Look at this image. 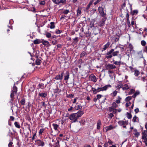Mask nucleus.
I'll return each instance as SVG.
<instances>
[{
    "mask_svg": "<svg viewBox=\"0 0 147 147\" xmlns=\"http://www.w3.org/2000/svg\"><path fill=\"white\" fill-rule=\"evenodd\" d=\"M84 113L83 111L79 110L77 113L71 114L69 116V119L71 120L72 122H75L77 121L78 119L81 117Z\"/></svg>",
    "mask_w": 147,
    "mask_h": 147,
    "instance_id": "nucleus-1",
    "label": "nucleus"
},
{
    "mask_svg": "<svg viewBox=\"0 0 147 147\" xmlns=\"http://www.w3.org/2000/svg\"><path fill=\"white\" fill-rule=\"evenodd\" d=\"M111 87V85H107L103 87H98L97 89L94 88H92V90L94 94H96L101 91H106L108 88H110Z\"/></svg>",
    "mask_w": 147,
    "mask_h": 147,
    "instance_id": "nucleus-2",
    "label": "nucleus"
},
{
    "mask_svg": "<svg viewBox=\"0 0 147 147\" xmlns=\"http://www.w3.org/2000/svg\"><path fill=\"white\" fill-rule=\"evenodd\" d=\"M100 34L99 30L95 27L94 28H93L91 32L88 33V36L91 38H93L94 37V36H96L98 34Z\"/></svg>",
    "mask_w": 147,
    "mask_h": 147,
    "instance_id": "nucleus-3",
    "label": "nucleus"
},
{
    "mask_svg": "<svg viewBox=\"0 0 147 147\" xmlns=\"http://www.w3.org/2000/svg\"><path fill=\"white\" fill-rule=\"evenodd\" d=\"M114 51V49H111L110 51H108L105 54V57L107 59H109L112 57V53Z\"/></svg>",
    "mask_w": 147,
    "mask_h": 147,
    "instance_id": "nucleus-4",
    "label": "nucleus"
},
{
    "mask_svg": "<svg viewBox=\"0 0 147 147\" xmlns=\"http://www.w3.org/2000/svg\"><path fill=\"white\" fill-rule=\"evenodd\" d=\"M64 75L63 72H59V74L56 76L54 79L57 80H61L63 78Z\"/></svg>",
    "mask_w": 147,
    "mask_h": 147,
    "instance_id": "nucleus-5",
    "label": "nucleus"
},
{
    "mask_svg": "<svg viewBox=\"0 0 147 147\" xmlns=\"http://www.w3.org/2000/svg\"><path fill=\"white\" fill-rule=\"evenodd\" d=\"M98 10L101 15L103 17H105L106 16V13H104V9L102 7H99L98 8Z\"/></svg>",
    "mask_w": 147,
    "mask_h": 147,
    "instance_id": "nucleus-6",
    "label": "nucleus"
},
{
    "mask_svg": "<svg viewBox=\"0 0 147 147\" xmlns=\"http://www.w3.org/2000/svg\"><path fill=\"white\" fill-rule=\"evenodd\" d=\"M105 67L107 70H111L116 68V67L113 64H108L105 65Z\"/></svg>",
    "mask_w": 147,
    "mask_h": 147,
    "instance_id": "nucleus-7",
    "label": "nucleus"
},
{
    "mask_svg": "<svg viewBox=\"0 0 147 147\" xmlns=\"http://www.w3.org/2000/svg\"><path fill=\"white\" fill-rule=\"evenodd\" d=\"M89 78L90 80L94 82H95L97 81L96 77L93 74H92L90 75L89 76Z\"/></svg>",
    "mask_w": 147,
    "mask_h": 147,
    "instance_id": "nucleus-8",
    "label": "nucleus"
},
{
    "mask_svg": "<svg viewBox=\"0 0 147 147\" xmlns=\"http://www.w3.org/2000/svg\"><path fill=\"white\" fill-rule=\"evenodd\" d=\"M106 18H104L102 19L100 22L98 23V26L100 27L103 26L105 24V22L106 21Z\"/></svg>",
    "mask_w": 147,
    "mask_h": 147,
    "instance_id": "nucleus-9",
    "label": "nucleus"
},
{
    "mask_svg": "<svg viewBox=\"0 0 147 147\" xmlns=\"http://www.w3.org/2000/svg\"><path fill=\"white\" fill-rule=\"evenodd\" d=\"M64 80L65 81H67L69 78V71H67L64 74Z\"/></svg>",
    "mask_w": 147,
    "mask_h": 147,
    "instance_id": "nucleus-10",
    "label": "nucleus"
},
{
    "mask_svg": "<svg viewBox=\"0 0 147 147\" xmlns=\"http://www.w3.org/2000/svg\"><path fill=\"white\" fill-rule=\"evenodd\" d=\"M47 96V93L46 92H45L44 93L40 92L38 93V96L39 97L45 98Z\"/></svg>",
    "mask_w": 147,
    "mask_h": 147,
    "instance_id": "nucleus-11",
    "label": "nucleus"
},
{
    "mask_svg": "<svg viewBox=\"0 0 147 147\" xmlns=\"http://www.w3.org/2000/svg\"><path fill=\"white\" fill-rule=\"evenodd\" d=\"M82 106L81 105V104H79L78 103H76V105L74 108L76 110H78L82 109Z\"/></svg>",
    "mask_w": 147,
    "mask_h": 147,
    "instance_id": "nucleus-12",
    "label": "nucleus"
},
{
    "mask_svg": "<svg viewBox=\"0 0 147 147\" xmlns=\"http://www.w3.org/2000/svg\"><path fill=\"white\" fill-rule=\"evenodd\" d=\"M142 139H144L145 138H147V131L146 130H145L143 131L142 133Z\"/></svg>",
    "mask_w": 147,
    "mask_h": 147,
    "instance_id": "nucleus-13",
    "label": "nucleus"
},
{
    "mask_svg": "<svg viewBox=\"0 0 147 147\" xmlns=\"http://www.w3.org/2000/svg\"><path fill=\"white\" fill-rule=\"evenodd\" d=\"M131 11L130 12V14L132 16L134 15H136L138 14V11L137 10H134L133 11L132 10V8H131Z\"/></svg>",
    "mask_w": 147,
    "mask_h": 147,
    "instance_id": "nucleus-14",
    "label": "nucleus"
},
{
    "mask_svg": "<svg viewBox=\"0 0 147 147\" xmlns=\"http://www.w3.org/2000/svg\"><path fill=\"white\" fill-rule=\"evenodd\" d=\"M38 89L41 88L42 89H44L45 88L44 84L42 83H40L37 86Z\"/></svg>",
    "mask_w": 147,
    "mask_h": 147,
    "instance_id": "nucleus-15",
    "label": "nucleus"
},
{
    "mask_svg": "<svg viewBox=\"0 0 147 147\" xmlns=\"http://www.w3.org/2000/svg\"><path fill=\"white\" fill-rule=\"evenodd\" d=\"M37 141H38V144L39 146L42 147L44 146L45 144L43 141L40 140H37Z\"/></svg>",
    "mask_w": 147,
    "mask_h": 147,
    "instance_id": "nucleus-16",
    "label": "nucleus"
},
{
    "mask_svg": "<svg viewBox=\"0 0 147 147\" xmlns=\"http://www.w3.org/2000/svg\"><path fill=\"white\" fill-rule=\"evenodd\" d=\"M134 133H133L135 136L136 138H138L140 135L139 133L138 132L136 129H135L134 130Z\"/></svg>",
    "mask_w": 147,
    "mask_h": 147,
    "instance_id": "nucleus-17",
    "label": "nucleus"
},
{
    "mask_svg": "<svg viewBox=\"0 0 147 147\" xmlns=\"http://www.w3.org/2000/svg\"><path fill=\"white\" fill-rule=\"evenodd\" d=\"M42 42V40L39 39H36L33 41L34 44L36 45L39 44Z\"/></svg>",
    "mask_w": 147,
    "mask_h": 147,
    "instance_id": "nucleus-18",
    "label": "nucleus"
},
{
    "mask_svg": "<svg viewBox=\"0 0 147 147\" xmlns=\"http://www.w3.org/2000/svg\"><path fill=\"white\" fill-rule=\"evenodd\" d=\"M121 56L120 57V60L119 61H115L114 60H113V61L114 62H113V64H115V65H120L121 64V62L120 61V60L121 59Z\"/></svg>",
    "mask_w": 147,
    "mask_h": 147,
    "instance_id": "nucleus-19",
    "label": "nucleus"
},
{
    "mask_svg": "<svg viewBox=\"0 0 147 147\" xmlns=\"http://www.w3.org/2000/svg\"><path fill=\"white\" fill-rule=\"evenodd\" d=\"M101 125V121L99 119L98 120L96 125V128L98 129H100V126Z\"/></svg>",
    "mask_w": 147,
    "mask_h": 147,
    "instance_id": "nucleus-20",
    "label": "nucleus"
},
{
    "mask_svg": "<svg viewBox=\"0 0 147 147\" xmlns=\"http://www.w3.org/2000/svg\"><path fill=\"white\" fill-rule=\"evenodd\" d=\"M123 85L122 84V82L121 81H120L119 82L118 84H117V86H116V88L117 89H120V88H122L123 86Z\"/></svg>",
    "mask_w": 147,
    "mask_h": 147,
    "instance_id": "nucleus-21",
    "label": "nucleus"
},
{
    "mask_svg": "<svg viewBox=\"0 0 147 147\" xmlns=\"http://www.w3.org/2000/svg\"><path fill=\"white\" fill-rule=\"evenodd\" d=\"M41 43L45 46H48L49 45V42L47 41L44 40H42Z\"/></svg>",
    "mask_w": 147,
    "mask_h": 147,
    "instance_id": "nucleus-22",
    "label": "nucleus"
},
{
    "mask_svg": "<svg viewBox=\"0 0 147 147\" xmlns=\"http://www.w3.org/2000/svg\"><path fill=\"white\" fill-rule=\"evenodd\" d=\"M114 128V127L111 125H110L109 126H107L105 127V129L106 130V131H108L111 130Z\"/></svg>",
    "mask_w": 147,
    "mask_h": 147,
    "instance_id": "nucleus-23",
    "label": "nucleus"
},
{
    "mask_svg": "<svg viewBox=\"0 0 147 147\" xmlns=\"http://www.w3.org/2000/svg\"><path fill=\"white\" fill-rule=\"evenodd\" d=\"M95 22V20L94 19H92L90 22V27L92 28V27H94V23Z\"/></svg>",
    "mask_w": 147,
    "mask_h": 147,
    "instance_id": "nucleus-24",
    "label": "nucleus"
},
{
    "mask_svg": "<svg viewBox=\"0 0 147 147\" xmlns=\"http://www.w3.org/2000/svg\"><path fill=\"white\" fill-rule=\"evenodd\" d=\"M17 87L16 86H14L13 87V90L11 91L13 92H14V93L16 94L17 93Z\"/></svg>",
    "mask_w": 147,
    "mask_h": 147,
    "instance_id": "nucleus-25",
    "label": "nucleus"
},
{
    "mask_svg": "<svg viewBox=\"0 0 147 147\" xmlns=\"http://www.w3.org/2000/svg\"><path fill=\"white\" fill-rule=\"evenodd\" d=\"M110 45V43L108 42L104 46V47L103 48L104 50H105Z\"/></svg>",
    "mask_w": 147,
    "mask_h": 147,
    "instance_id": "nucleus-26",
    "label": "nucleus"
},
{
    "mask_svg": "<svg viewBox=\"0 0 147 147\" xmlns=\"http://www.w3.org/2000/svg\"><path fill=\"white\" fill-rule=\"evenodd\" d=\"M14 124L15 127L17 128L20 129L21 128V126L18 122L16 121L15 122Z\"/></svg>",
    "mask_w": 147,
    "mask_h": 147,
    "instance_id": "nucleus-27",
    "label": "nucleus"
},
{
    "mask_svg": "<svg viewBox=\"0 0 147 147\" xmlns=\"http://www.w3.org/2000/svg\"><path fill=\"white\" fill-rule=\"evenodd\" d=\"M129 87L127 84H125L124 86L122 88L123 90H127L129 89Z\"/></svg>",
    "mask_w": 147,
    "mask_h": 147,
    "instance_id": "nucleus-28",
    "label": "nucleus"
},
{
    "mask_svg": "<svg viewBox=\"0 0 147 147\" xmlns=\"http://www.w3.org/2000/svg\"><path fill=\"white\" fill-rule=\"evenodd\" d=\"M73 40H74V41L73 42V43H74L75 44H76L78 42V37H75L73 39Z\"/></svg>",
    "mask_w": 147,
    "mask_h": 147,
    "instance_id": "nucleus-29",
    "label": "nucleus"
},
{
    "mask_svg": "<svg viewBox=\"0 0 147 147\" xmlns=\"http://www.w3.org/2000/svg\"><path fill=\"white\" fill-rule=\"evenodd\" d=\"M41 61L39 59L37 58L35 61L36 64L37 65H40L41 63Z\"/></svg>",
    "mask_w": 147,
    "mask_h": 147,
    "instance_id": "nucleus-30",
    "label": "nucleus"
},
{
    "mask_svg": "<svg viewBox=\"0 0 147 147\" xmlns=\"http://www.w3.org/2000/svg\"><path fill=\"white\" fill-rule=\"evenodd\" d=\"M86 55H87V53L85 51H82V53L80 54V58H82L83 57L85 56Z\"/></svg>",
    "mask_w": 147,
    "mask_h": 147,
    "instance_id": "nucleus-31",
    "label": "nucleus"
},
{
    "mask_svg": "<svg viewBox=\"0 0 147 147\" xmlns=\"http://www.w3.org/2000/svg\"><path fill=\"white\" fill-rule=\"evenodd\" d=\"M26 102V100L25 98H23L20 101V103L21 105H24Z\"/></svg>",
    "mask_w": 147,
    "mask_h": 147,
    "instance_id": "nucleus-32",
    "label": "nucleus"
},
{
    "mask_svg": "<svg viewBox=\"0 0 147 147\" xmlns=\"http://www.w3.org/2000/svg\"><path fill=\"white\" fill-rule=\"evenodd\" d=\"M59 4L61 3L62 5H64L66 4V0H59Z\"/></svg>",
    "mask_w": 147,
    "mask_h": 147,
    "instance_id": "nucleus-33",
    "label": "nucleus"
},
{
    "mask_svg": "<svg viewBox=\"0 0 147 147\" xmlns=\"http://www.w3.org/2000/svg\"><path fill=\"white\" fill-rule=\"evenodd\" d=\"M52 125L54 129L55 130H56L57 129L58 127H59V125L53 123Z\"/></svg>",
    "mask_w": 147,
    "mask_h": 147,
    "instance_id": "nucleus-34",
    "label": "nucleus"
},
{
    "mask_svg": "<svg viewBox=\"0 0 147 147\" xmlns=\"http://www.w3.org/2000/svg\"><path fill=\"white\" fill-rule=\"evenodd\" d=\"M45 130V128H42L40 129L38 132L39 135H42V133L44 132Z\"/></svg>",
    "mask_w": 147,
    "mask_h": 147,
    "instance_id": "nucleus-35",
    "label": "nucleus"
},
{
    "mask_svg": "<svg viewBox=\"0 0 147 147\" xmlns=\"http://www.w3.org/2000/svg\"><path fill=\"white\" fill-rule=\"evenodd\" d=\"M119 53V51H115L113 52V53H112V56H117L118 53Z\"/></svg>",
    "mask_w": 147,
    "mask_h": 147,
    "instance_id": "nucleus-36",
    "label": "nucleus"
},
{
    "mask_svg": "<svg viewBox=\"0 0 147 147\" xmlns=\"http://www.w3.org/2000/svg\"><path fill=\"white\" fill-rule=\"evenodd\" d=\"M51 26L50 28L51 29H53L55 28V23L53 22H51L50 23Z\"/></svg>",
    "mask_w": 147,
    "mask_h": 147,
    "instance_id": "nucleus-37",
    "label": "nucleus"
},
{
    "mask_svg": "<svg viewBox=\"0 0 147 147\" xmlns=\"http://www.w3.org/2000/svg\"><path fill=\"white\" fill-rule=\"evenodd\" d=\"M127 117L128 119H131L132 118V115L131 113L127 112Z\"/></svg>",
    "mask_w": 147,
    "mask_h": 147,
    "instance_id": "nucleus-38",
    "label": "nucleus"
},
{
    "mask_svg": "<svg viewBox=\"0 0 147 147\" xmlns=\"http://www.w3.org/2000/svg\"><path fill=\"white\" fill-rule=\"evenodd\" d=\"M61 91V90L59 89L58 87H57V88H56L54 92L55 93H59Z\"/></svg>",
    "mask_w": 147,
    "mask_h": 147,
    "instance_id": "nucleus-39",
    "label": "nucleus"
},
{
    "mask_svg": "<svg viewBox=\"0 0 147 147\" xmlns=\"http://www.w3.org/2000/svg\"><path fill=\"white\" fill-rule=\"evenodd\" d=\"M81 9L79 7H78V9L77 10V15L78 16L80 15L81 13Z\"/></svg>",
    "mask_w": 147,
    "mask_h": 147,
    "instance_id": "nucleus-40",
    "label": "nucleus"
},
{
    "mask_svg": "<svg viewBox=\"0 0 147 147\" xmlns=\"http://www.w3.org/2000/svg\"><path fill=\"white\" fill-rule=\"evenodd\" d=\"M45 35L48 38H50L51 36V34L49 32H47L45 34Z\"/></svg>",
    "mask_w": 147,
    "mask_h": 147,
    "instance_id": "nucleus-41",
    "label": "nucleus"
},
{
    "mask_svg": "<svg viewBox=\"0 0 147 147\" xmlns=\"http://www.w3.org/2000/svg\"><path fill=\"white\" fill-rule=\"evenodd\" d=\"M118 124L120 125H124V121H119L118 122Z\"/></svg>",
    "mask_w": 147,
    "mask_h": 147,
    "instance_id": "nucleus-42",
    "label": "nucleus"
},
{
    "mask_svg": "<svg viewBox=\"0 0 147 147\" xmlns=\"http://www.w3.org/2000/svg\"><path fill=\"white\" fill-rule=\"evenodd\" d=\"M132 96H128L125 99V100L126 101H128L130 100L132 98Z\"/></svg>",
    "mask_w": 147,
    "mask_h": 147,
    "instance_id": "nucleus-43",
    "label": "nucleus"
},
{
    "mask_svg": "<svg viewBox=\"0 0 147 147\" xmlns=\"http://www.w3.org/2000/svg\"><path fill=\"white\" fill-rule=\"evenodd\" d=\"M139 94L140 92H136L133 95L132 97L133 98H134L137 95Z\"/></svg>",
    "mask_w": 147,
    "mask_h": 147,
    "instance_id": "nucleus-44",
    "label": "nucleus"
},
{
    "mask_svg": "<svg viewBox=\"0 0 147 147\" xmlns=\"http://www.w3.org/2000/svg\"><path fill=\"white\" fill-rule=\"evenodd\" d=\"M135 90L133 89H131L130 91L128 92L129 95H131L133 94L135 92Z\"/></svg>",
    "mask_w": 147,
    "mask_h": 147,
    "instance_id": "nucleus-45",
    "label": "nucleus"
},
{
    "mask_svg": "<svg viewBox=\"0 0 147 147\" xmlns=\"http://www.w3.org/2000/svg\"><path fill=\"white\" fill-rule=\"evenodd\" d=\"M69 12V10L68 9H66L64 10L63 12V13L65 15L67 14Z\"/></svg>",
    "mask_w": 147,
    "mask_h": 147,
    "instance_id": "nucleus-46",
    "label": "nucleus"
},
{
    "mask_svg": "<svg viewBox=\"0 0 147 147\" xmlns=\"http://www.w3.org/2000/svg\"><path fill=\"white\" fill-rule=\"evenodd\" d=\"M137 117L136 115H135L133 117V119L132 120L133 122H137L136 120H137Z\"/></svg>",
    "mask_w": 147,
    "mask_h": 147,
    "instance_id": "nucleus-47",
    "label": "nucleus"
},
{
    "mask_svg": "<svg viewBox=\"0 0 147 147\" xmlns=\"http://www.w3.org/2000/svg\"><path fill=\"white\" fill-rule=\"evenodd\" d=\"M115 108L113 107H111L109 108V111L110 112L113 111L115 109Z\"/></svg>",
    "mask_w": 147,
    "mask_h": 147,
    "instance_id": "nucleus-48",
    "label": "nucleus"
},
{
    "mask_svg": "<svg viewBox=\"0 0 147 147\" xmlns=\"http://www.w3.org/2000/svg\"><path fill=\"white\" fill-rule=\"evenodd\" d=\"M139 74V72L137 70H135V72H134V75L135 76L137 77L138 76Z\"/></svg>",
    "mask_w": 147,
    "mask_h": 147,
    "instance_id": "nucleus-49",
    "label": "nucleus"
},
{
    "mask_svg": "<svg viewBox=\"0 0 147 147\" xmlns=\"http://www.w3.org/2000/svg\"><path fill=\"white\" fill-rule=\"evenodd\" d=\"M53 2L55 4H59V0H52Z\"/></svg>",
    "mask_w": 147,
    "mask_h": 147,
    "instance_id": "nucleus-50",
    "label": "nucleus"
},
{
    "mask_svg": "<svg viewBox=\"0 0 147 147\" xmlns=\"http://www.w3.org/2000/svg\"><path fill=\"white\" fill-rule=\"evenodd\" d=\"M117 92L116 90H115L112 93L113 94V96H115L117 95Z\"/></svg>",
    "mask_w": 147,
    "mask_h": 147,
    "instance_id": "nucleus-51",
    "label": "nucleus"
},
{
    "mask_svg": "<svg viewBox=\"0 0 147 147\" xmlns=\"http://www.w3.org/2000/svg\"><path fill=\"white\" fill-rule=\"evenodd\" d=\"M62 32V30H56V31H55V33L57 34H60Z\"/></svg>",
    "mask_w": 147,
    "mask_h": 147,
    "instance_id": "nucleus-52",
    "label": "nucleus"
},
{
    "mask_svg": "<svg viewBox=\"0 0 147 147\" xmlns=\"http://www.w3.org/2000/svg\"><path fill=\"white\" fill-rule=\"evenodd\" d=\"M13 143L12 142H10L8 144V147H13Z\"/></svg>",
    "mask_w": 147,
    "mask_h": 147,
    "instance_id": "nucleus-53",
    "label": "nucleus"
},
{
    "mask_svg": "<svg viewBox=\"0 0 147 147\" xmlns=\"http://www.w3.org/2000/svg\"><path fill=\"white\" fill-rule=\"evenodd\" d=\"M141 44L143 46H144L146 45V42L144 40H142L141 41Z\"/></svg>",
    "mask_w": 147,
    "mask_h": 147,
    "instance_id": "nucleus-54",
    "label": "nucleus"
},
{
    "mask_svg": "<svg viewBox=\"0 0 147 147\" xmlns=\"http://www.w3.org/2000/svg\"><path fill=\"white\" fill-rule=\"evenodd\" d=\"M144 140L143 142L145 143V144L147 146V138H145L144 139H142Z\"/></svg>",
    "mask_w": 147,
    "mask_h": 147,
    "instance_id": "nucleus-55",
    "label": "nucleus"
},
{
    "mask_svg": "<svg viewBox=\"0 0 147 147\" xmlns=\"http://www.w3.org/2000/svg\"><path fill=\"white\" fill-rule=\"evenodd\" d=\"M74 96V94H70L69 95L67 96V98H73Z\"/></svg>",
    "mask_w": 147,
    "mask_h": 147,
    "instance_id": "nucleus-56",
    "label": "nucleus"
},
{
    "mask_svg": "<svg viewBox=\"0 0 147 147\" xmlns=\"http://www.w3.org/2000/svg\"><path fill=\"white\" fill-rule=\"evenodd\" d=\"M8 135H9L10 136H12L13 135V134L10 129L9 130Z\"/></svg>",
    "mask_w": 147,
    "mask_h": 147,
    "instance_id": "nucleus-57",
    "label": "nucleus"
},
{
    "mask_svg": "<svg viewBox=\"0 0 147 147\" xmlns=\"http://www.w3.org/2000/svg\"><path fill=\"white\" fill-rule=\"evenodd\" d=\"M14 92H13L11 91V93L10 94V97L11 98H13L14 97Z\"/></svg>",
    "mask_w": 147,
    "mask_h": 147,
    "instance_id": "nucleus-58",
    "label": "nucleus"
},
{
    "mask_svg": "<svg viewBox=\"0 0 147 147\" xmlns=\"http://www.w3.org/2000/svg\"><path fill=\"white\" fill-rule=\"evenodd\" d=\"M102 96L100 94H97L96 96V97L98 99H100Z\"/></svg>",
    "mask_w": 147,
    "mask_h": 147,
    "instance_id": "nucleus-59",
    "label": "nucleus"
},
{
    "mask_svg": "<svg viewBox=\"0 0 147 147\" xmlns=\"http://www.w3.org/2000/svg\"><path fill=\"white\" fill-rule=\"evenodd\" d=\"M90 6L91 5H89V4H88V5H87V7L86 8V11H88V10L89 9Z\"/></svg>",
    "mask_w": 147,
    "mask_h": 147,
    "instance_id": "nucleus-60",
    "label": "nucleus"
},
{
    "mask_svg": "<svg viewBox=\"0 0 147 147\" xmlns=\"http://www.w3.org/2000/svg\"><path fill=\"white\" fill-rule=\"evenodd\" d=\"M109 117H110L111 119L114 116V115L112 113H110L109 114Z\"/></svg>",
    "mask_w": 147,
    "mask_h": 147,
    "instance_id": "nucleus-61",
    "label": "nucleus"
},
{
    "mask_svg": "<svg viewBox=\"0 0 147 147\" xmlns=\"http://www.w3.org/2000/svg\"><path fill=\"white\" fill-rule=\"evenodd\" d=\"M112 105H113V107L115 108H116L117 107V104L114 102H113L112 104Z\"/></svg>",
    "mask_w": 147,
    "mask_h": 147,
    "instance_id": "nucleus-62",
    "label": "nucleus"
},
{
    "mask_svg": "<svg viewBox=\"0 0 147 147\" xmlns=\"http://www.w3.org/2000/svg\"><path fill=\"white\" fill-rule=\"evenodd\" d=\"M134 111H135L136 113H138L139 112V109L138 108L134 110Z\"/></svg>",
    "mask_w": 147,
    "mask_h": 147,
    "instance_id": "nucleus-63",
    "label": "nucleus"
},
{
    "mask_svg": "<svg viewBox=\"0 0 147 147\" xmlns=\"http://www.w3.org/2000/svg\"><path fill=\"white\" fill-rule=\"evenodd\" d=\"M108 144L107 142H105L104 145L103 146L104 147H107L108 146Z\"/></svg>",
    "mask_w": 147,
    "mask_h": 147,
    "instance_id": "nucleus-64",
    "label": "nucleus"
}]
</instances>
